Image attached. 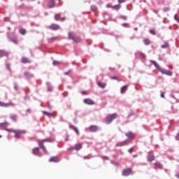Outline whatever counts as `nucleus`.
I'll return each instance as SVG.
<instances>
[{"label": "nucleus", "mask_w": 179, "mask_h": 179, "mask_svg": "<svg viewBox=\"0 0 179 179\" xmlns=\"http://www.w3.org/2000/svg\"><path fill=\"white\" fill-rule=\"evenodd\" d=\"M27 111H31V110H30V109H28V110H27Z\"/></svg>", "instance_id": "obj_62"}, {"label": "nucleus", "mask_w": 179, "mask_h": 179, "mask_svg": "<svg viewBox=\"0 0 179 179\" xmlns=\"http://www.w3.org/2000/svg\"><path fill=\"white\" fill-rule=\"evenodd\" d=\"M72 64H73V65H74L75 64V62H73Z\"/></svg>", "instance_id": "obj_61"}, {"label": "nucleus", "mask_w": 179, "mask_h": 179, "mask_svg": "<svg viewBox=\"0 0 179 179\" xmlns=\"http://www.w3.org/2000/svg\"><path fill=\"white\" fill-rule=\"evenodd\" d=\"M109 69H110V71H111V72H114V71H115V68L110 67Z\"/></svg>", "instance_id": "obj_49"}, {"label": "nucleus", "mask_w": 179, "mask_h": 179, "mask_svg": "<svg viewBox=\"0 0 179 179\" xmlns=\"http://www.w3.org/2000/svg\"><path fill=\"white\" fill-rule=\"evenodd\" d=\"M129 142H131V140H126L119 144H117V146H124V145H127Z\"/></svg>", "instance_id": "obj_24"}, {"label": "nucleus", "mask_w": 179, "mask_h": 179, "mask_svg": "<svg viewBox=\"0 0 179 179\" xmlns=\"http://www.w3.org/2000/svg\"><path fill=\"white\" fill-rule=\"evenodd\" d=\"M44 114H45V115H48V117H51V116H52V113H45Z\"/></svg>", "instance_id": "obj_45"}, {"label": "nucleus", "mask_w": 179, "mask_h": 179, "mask_svg": "<svg viewBox=\"0 0 179 179\" xmlns=\"http://www.w3.org/2000/svg\"><path fill=\"white\" fill-rule=\"evenodd\" d=\"M73 149H75V150H80V149H82V144H76Z\"/></svg>", "instance_id": "obj_23"}, {"label": "nucleus", "mask_w": 179, "mask_h": 179, "mask_svg": "<svg viewBox=\"0 0 179 179\" xmlns=\"http://www.w3.org/2000/svg\"><path fill=\"white\" fill-rule=\"evenodd\" d=\"M150 62L152 64L154 65V66H155L156 69H157V71H159V72H162V70L163 69H162V67H160V65H159V64H157V62H156V61L151 60Z\"/></svg>", "instance_id": "obj_8"}, {"label": "nucleus", "mask_w": 179, "mask_h": 179, "mask_svg": "<svg viewBox=\"0 0 179 179\" xmlns=\"http://www.w3.org/2000/svg\"><path fill=\"white\" fill-rule=\"evenodd\" d=\"M133 157H138V155H133Z\"/></svg>", "instance_id": "obj_58"}, {"label": "nucleus", "mask_w": 179, "mask_h": 179, "mask_svg": "<svg viewBox=\"0 0 179 179\" xmlns=\"http://www.w3.org/2000/svg\"><path fill=\"white\" fill-rule=\"evenodd\" d=\"M50 163H58L59 162V158L58 157H52L49 159Z\"/></svg>", "instance_id": "obj_11"}, {"label": "nucleus", "mask_w": 179, "mask_h": 179, "mask_svg": "<svg viewBox=\"0 0 179 179\" xmlns=\"http://www.w3.org/2000/svg\"><path fill=\"white\" fill-rule=\"evenodd\" d=\"M152 11L154 12V13H156L157 15H159V10H152Z\"/></svg>", "instance_id": "obj_47"}, {"label": "nucleus", "mask_w": 179, "mask_h": 179, "mask_svg": "<svg viewBox=\"0 0 179 179\" xmlns=\"http://www.w3.org/2000/svg\"><path fill=\"white\" fill-rule=\"evenodd\" d=\"M120 19H122L123 20H127L128 17L127 15H120Z\"/></svg>", "instance_id": "obj_36"}, {"label": "nucleus", "mask_w": 179, "mask_h": 179, "mask_svg": "<svg viewBox=\"0 0 179 179\" xmlns=\"http://www.w3.org/2000/svg\"><path fill=\"white\" fill-rule=\"evenodd\" d=\"M155 166H156L158 169H163V165H162V164L159 162H156Z\"/></svg>", "instance_id": "obj_30"}, {"label": "nucleus", "mask_w": 179, "mask_h": 179, "mask_svg": "<svg viewBox=\"0 0 179 179\" xmlns=\"http://www.w3.org/2000/svg\"><path fill=\"white\" fill-rule=\"evenodd\" d=\"M176 139H177V141H179V134H177Z\"/></svg>", "instance_id": "obj_53"}, {"label": "nucleus", "mask_w": 179, "mask_h": 179, "mask_svg": "<svg viewBox=\"0 0 179 179\" xmlns=\"http://www.w3.org/2000/svg\"><path fill=\"white\" fill-rule=\"evenodd\" d=\"M129 153H132V152H134V148L129 149Z\"/></svg>", "instance_id": "obj_48"}, {"label": "nucleus", "mask_w": 179, "mask_h": 179, "mask_svg": "<svg viewBox=\"0 0 179 179\" xmlns=\"http://www.w3.org/2000/svg\"><path fill=\"white\" fill-rule=\"evenodd\" d=\"M161 48H170V44L169 43V42H165V43L164 45H161Z\"/></svg>", "instance_id": "obj_22"}, {"label": "nucleus", "mask_w": 179, "mask_h": 179, "mask_svg": "<svg viewBox=\"0 0 179 179\" xmlns=\"http://www.w3.org/2000/svg\"><path fill=\"white\" fill-rule=\"evenodd\" d=\"M161 97L164 98V92L161 94Z\"/></svg>", "instance_id": "obj_54"}, {"label": "nucleus", "mask_w": 179, "mask_h": 179, "mask_svg": "<svg viewBox=\"0 0 179 179\" xmlns=\"http://www.w3.org/2000/svg\"><path fill=\"white\" fill-rule=\"evenodd\" d=\"M21 62L22 64H31V61H30L27 57H22Z\"/></svg>", "instance_id": "obj_13"}, {"label": "nucleus", "mask_w": 179, "mask_h": 179, "mask_svg": "<svg viewBox=\"0 0 179 179\" xmlns=\"http://www.w3.org/2000/svg\"><path fill=\"white\" fill-rule=\"evenodd\" d=\"M91 10H92L93 12H96V10H97V6H96L95 5L91 6Z\"/></svg>", "instance_id": "obj_33"}, {"label": "nucleus", "mask_w": 179, "mask_h": 179, "mask_svg": "<svg viewBox=\"0 0 179 179\" xmlns=\"http://www.w3.org/2000/svg\"><path fill=\"white\" fill-rule=\"evenodd\" d=\"M170 97H171L172 99H176V96H174V95H173V94H171Z\"/></svg>", "instance_id": "obj_55"}, {"label": "nucleus", "mask_w": 179, "mask_h": 179, "mask_svg": "<svg viewBox=\"0 0 179 179\" xmlns=\"http://www.w3.org/2000/svg\"><path fill=\"white\" fill-rule=\"evenodd\" d=\"M50 29L52 30H59V25L58 24H52L50 25Z\"/></svg>", "instance_id": "obj_14"}, {"label": "nucleus", "mask_w": 179, "mask_h": 179, "mask_svg": "<svg viewBox=\"0 0 179 179\" xmlns=\"http://www.w3.org/2000/svg\"><path fill=\"white\" fill-rule=\"evenodd\" d=\"M176 177H177V178H179V173L176 174Z\"/></svg>", "instance_id": "obj_57"}, {"label": "nucleus", "mask_w": 179, "mask_h": 179, "mask_svg": "<svg viewBox=\"0 0 179 179\" xmlns=\"http://www.w3.org/2000/svg\"><path fill=\"white\" fill-rule=\"evenodd\" d=\"M68 36H69L68 39L73 40V41H74L75 43H80V41H82V39L80 38V37L75 36L73 34V32L72 31H69L68 33Z\"/></svg>", "instance_id": "obj_2"}, {"label": "nucleus", "mask_w": 179, "mask_h": 179, "mask_svg": "<svg viewBox=\"0 0 179 179\" xmlns=\"http://www.w3.org/2000/svg\"><path fill=\"white\" fill-rule=\"evenodd\" d=\"M131 173H132L131 169H129V168L126 169L122 171V176H124V177H127V176H129L131 174Z\"/></svg>", "instance_id": "obj_9"}, {"label": "nucleus", "mask_w": 179, "mask_h": 179, "mask_svg": "<svg viewBox=\"0 0 179 179\" xmlns=\"http://www.w3.org/2000/svg\"><path fill=\"white\" fill-rule=\"evenodd\" d=\"M169 10H170V8L169 7H164L163 8V12H164V13L169 12Z\"/></svg>", "instance_id": "obj_41"}, {"label": "nucleus", "mask_w": 179, "mask_h": 179, "mask_svg": "<svg viewBox=\"0 0 179 179\" xmlns=\"http://www.w3.org/2000/svg\"><path fill=\"white\" fill-rule=\"evenodd\" d=\"M39 148H34V150H33V153L34 154V155H38V152H39Z\"/></svg>", "instance_id": "obj_31"}, {"label": "nucleus", "mask_w": 179, "mask_h": 179, "mask_svg": "<svg viewBox=\"0 0 179 179\" xmlns=\"http://www.w3.org/2000/svg\"><path fill=\"white\" fill-rule=\"evenodd\" d=\"M148 162H153V160H155V156H153V155L148 156Z\"/></svg>", "instance_id": "obj_29"}, {"label": "nucleus", "mask_w": 179, "mask_h": 179, "mask_svg": "<svg viewBox=\"0 0 179 179\" xmlns=\"http://www.w3.org/2000/svg\"><path fill=\"white\" fill-rule=\"evenodd\" d=\"M20 133H23V132H24V131H20Z\"/></svg>", "instance_id": "obj_64"}, {"label": "nucleus", "mask_w": 179, "mask_h": 179, "mask_svg": "<svg viewBox=\"0 0 179 179\" xmlns=\"http://www.w3.org/2000/svg\"><path fill=\"white\" fill-rule=\"evenodd\" d=\"M84 159H89V157H85Z\"/></svg>", "instance_id": "obj_59"}, {"label": "nucleus", "mask_w": 179, "mask_h": 179, "mask_svg": "<svg viewBox=\"0 0 179 179\" xmlns=\"http://www.w3.org/2000/svg\"><path fill=\"white\" fill-rule=\"evenodd\" d=\"M55 19L56 20H59V19H61V15L59 14H56Z\"/></svg>", "instance_id": "obj_42"}, {"label": "nucleus", "mask_w": 179, "mask_h": 179, "mask_svg": "<svg viewBox=\"0 0 179 179\" xmlns=\"http://www.w3.org/2000/svg\"><path fill=\"white\" fill-rule=\"evenodd\" d=\"M178 18V17L177 16V14H176V15H174V19H175V20H176Z\"/></svg>", "instance_id": "obj_51"}, {"label": "nucleus", "mask_w": 179, "mask_h": 179, "mask_svg": "<svg viewBox=\"0 0 179 179\" xmlns=\"http://www.w3.org/2000/svg\"><path fill=\"white\" fill-rule=\"evenodd\" d=\"M160 72L161 73H162V75H166L167 76H173V72L170 71L169 70L162 69V70H161Z\"/></svg>", "instance_id": "obj_7"}, {"label": "nucleus", "mask_w": 179, "mask_h": 179, "mask_svg": "<svg viewBox=\"0 0 179 179\" xmlns=\"http://www.w3.org/2000/svg\"><path fill=\"white\" fill-rule=\"evenodd\" d=\"M52 64L54 66H57V65H61L62 64V62L55 60Z\"/></svg>", "instance_id": "obj_32"}, {"label": "nucleus", "mask_w": 179, "mask_h": 179, "mask_svg": "<svg viewBox=\"0 0 179 179\" xmlns=\"http://www.w3.org/2000/svg\"><path fill=\"white\" fill-rule=\"evenodd\" d=\"M55 6V1L54 0H50L49 3L48 4V7L51 9L52 8H54Z\"/></svg>", "instance_id": "obj_16"}, {"label": "nucleus", "mask_w": 179, "mask_h": 179, "mask_svg": "<svg viewBox=\"0 0 179 179\" xmlns=\"http://www.w3.org/2000/svg\"><path fill=\"white\" fill-rule=\"evenodd\" d=\"M20 34H22V36H24V34H26L27 33V31H26V29L22 28L19 30Z\"/></svg>", "instance_id": "obj_27"}, {"label": "nucleus", "mask_w": 179, "mask_h": 179, "mask_svg": "<svg viewBox=\"0 0 179 179\" xmlns=\"http://www.w3.org/2000/svg\"><path fill=\"white\" fill-rule=\"evenodd\" d=\"M0 54H1V55H2V57H6V55H8V54H6L5 50H0Z\"/></svg>", "instance_id": "obj_34"}, {"label": "nucleus", "mask_w": 179, "mask_h": 179, "mask_svg": "<svg viewBox=\"0 0 179 179\" xmlns=\"http://www.w3.org/2000/svg\"><path fill=\"white\" fill-rule=\"evenodd\" d=\"M99 129V127L96 126V125H91L89 127V130L90 131V132H96V131Z\"/></svg>", "instance_id": "obj_12"}, {"label": "nucleus", "mask_w": 179, "mask_h": 179, "mask_svg": "<svg viewBox=\"0 0 179 179\" xmlns=\"http://www.w3.org/2000/svg\"><path fill=\"white\" fill-rule=\"evenodd\" d=\"M159 61H162V57H159Z\"/></svg>", "instance_id": "obj_60"}, {"label": "nucleus", "mask_w": 179, "mask_h": 179, "mask_svg": "<svg viewBox=\"0 0 179 179\" xmlns=\"http://www.w3.org/2000/svg\"><path fill=\"white\" fill-rule=\"evenodd\" d=\"M8 38L12 43H14V44H17V38L13 36V34H8Z\"/></svg>", "instance_id": "obj_5"}, {"label": "nucleus", "mask_w": 179, "mask_h": 179, "mask_svg": "<svg viewBox=\"0 0 179 179\" xmlns=\"http://www.w3.org/2000/svg\"><path fill=\"white\" fill-rule=\"evenodd\" d=\"M9 106H11L10 103H3L0 101V107H9Z\"/></svg>", "instance_id": "obj_19"}, {"label": "nucleus", "mask_w": 179, "mask_h": 179, "mask_svg": "<svg viewBox=\"0 0 179 179\" xmlns=\"http://www.w3.org/2000/svg\"><path fill=\"white\" fill-rule=\"evenodd\" d=\"M57 38H58V37L49 38H48V41L50 44H52V43H54V41H56V40H57Z\"/></svg>", "instance_id": "obj_20"}, {"label": "nucleus", "mask_w": 179, "mask_h": 179, "mask_svg": "<svg viewBox=\"0 0 179 179\" xmlns=\"http://www.w3.org/2000/svg\"><path fill=\"white\" fill-rule=\"evenodd\" d=\"M102 159H106V160H108V157H103Z\"/></svg>", "instance_id": "obj_52"}, {"label": "nucleus", "mask_w": 179, "mask_h": 179, "mask_svg": "<svg viewBox=\"0 0 179 179\" xmlns=\"http://www.w3.org/2000/svg\"><path fill=\"white\" fill-rule=\"evenodd\" d=\"M126 136H127V138H129L130 139H134V134H132V132L126 134Z\"/></svg>", "instance_id": "obj_26"}, {"label": "nucleus", "mask_w": 179, "mask_h": 179, "mask_svg": "<svg viewBox=\"0 0 179 179\" xmlns=\"http://www.w3.org/2000/svg\"><path fill=\"white\" fill-rule=\"evenodd\" d=\"M84 103L85 104H87L88 106H94V104H96L94 101H93L92 99H89V98L84 99Z\"/></svg>", "instance_id": "obj_6"}, {"label": "nucleus", "mask_w": 179, "mask_h": 179, "mask_svg": "<svg viewBox=\"0 0 179 179\" xmlns=\"http://www.w3.org/2000/svg\"><path fill=\"white\" fill-rule=\"evenodd\" d=\"M25 78H27V79H31L33 78H34V74L29 72V71H26L24 73Z\"/></svg>", "instance_id": "obj_10"}, {"label": "nucleus", "mask_w": 179, "mask_h": 179, "mask_svg": "<svg viewBox=\"0 0 179 179\" xmlns=\"http://www.w3.org/2000/svg\"><path fill=\"white\" fill-rule=\"evenodd\" d=\"M97 85L99 87H101V89H104L106 86V83H101V82H98Z\"/></svg>", "instance_id": "obj_25"}, {"label": "nucleus", "mask_w": 179, "mask_h": 179, "mask_svg": "<svg viewBox=\"0 0 179 179\" xmlns=\"http://www.w3.org/2000/svg\"><path fill=\"white\" fill-rule=\"evenodd\" d=\"M45 142H48V143H51V142H52V138H45L43 140L39 141L38 142L39 146L43 149V152H45V153H48L47 149H45V146H44V143H45Z\"/></svg>", "instance_id": "obj_1"}, {"label": "nucleus", "mask_w": 179, "mask_h": 179, "mask_svg": "<svg viewBox=\"0 0 179 179\" xmlns=\"http://www.w3.org/2000/svg\"><path fill=\"white\" fill-rule=\"evenodd\" d=\"M127 90H128V85H124L123 86L121 90H120V93L122 94H124V93H125V92H127Z\"/></svg>", "instance_id": "obj_17"}, {"label": "nucleus", "mask_w": 179, "mask_h": 179, "mask_svg": "<svg viewBox=\"0 0 179 179\" xmlns=\"http://www.w3.org/2000/svg\"><path fill=\"white\" fill-rule=\"evenodd\" d=\"M69 128H71V129H73V131H75V132L77 134V135H79V130L78 129V128H76V127H74L72 124L69 125Z\"/></svg>", "instance_id": "obj_18"}, {"label": "nucleus", "mask_w": 179, "mask_h": 179, "mask_svg": "<svg viewBox=\"0 0 179 179\" xmlns=\"http://www.w3.org/2000/svg\"><path fill=\"white\" fill-rule=\"evenodd\" d=\"M72 72H73V70L70 69L67 72L64 73V75H66V76L70 75V73H72Z\"/></svg>", "instance_id": "obj_37"}, {"label": "nucleus", "mask_w": 179, "mask_h": 179, "mask_svg": "<svg viewBox=\"0 0 179 179\" xmlns=\"http://www.w3.org/2000/svg\"><path fill=\"white\" fill-rule=\"evenodd\" d=\"M122 26L123 27H129V23H128V22H124V23L122 24Z\"/></svg>", "instance_id": "obj_39"}, {"label": "nucleus", "mask_w": 179, "mask_h": 179, "mask_svg": "<svg viewBox=\"0 0 179 179\" xmlns=\"http://www.w3.org/2000/svg\"><path fill=\"white\" fill-rule=\"evenodd\" d=\"M8 127H9V122H4L0 124V128H3L6 131H8V132H13V129H8Z\"/></svg>", "instance_id": "obj_3"}, {"label": "nucleus", "mask_w": 179, "mask_h": 179, "mask_svg": "<svg viewBox=\"0 0 179 179\" xmlns=\"http://www.w3.org/2000/svg\"><path fill=\"white\" fill-rule=\"evenodd\" d=\"M14 89L17 92L19 90V86H17V83H14Z\"/></svg>", "instance_id": "obj_40"}, {"label": "nucleus", "mask_w": 179, "mask_h": 179, "mask_svg": "<svg viewBox=\"0 0 179 179\" xmlns=\"http://www.w3.org/2000/svg\"><path fill=\"white\" fill-rule=\"evenodd\" d=\"M149 32L150 33V34H152V36H156V30H155V29H150Z\"/></svg>", "instance_id": "obj_35"}, {"label": "nucleus", "mask_w": 179, "mask_h": 179, "mask_svg": "<svg viewBox=\"0 0 179 179\" xmlns=\"http://www.w3.org/2000/svg\"><path fill=\"white\" fill-rule=\"evenodd\" d=\"M6 69H8V71H9V72H12V70L10 69V65L7 64L6 65Z\"/></svg>", "instance_id": "obj_43"}, {"label": "nucleus", "mask_w": 179, "mask_h": 179, "mask_svg": "<svg viewBox=\"0 0 179 179\" xmlns=\"http://www.w3.org/2000/svg\"><path fill=\"white\" fill-rule=\"evenodd\" d=\"M82 94H86V91H83Z\"/></svg>", "instance_id": "obj_56"}, {"label": "nucleus", "mask_w": 179, "mask_h": 179, "mask_svg": "<svg viewBox=\"0 0 179 179\" xmlns=\"http://www.w3.org/2000/svg\"><path fill=\"white\" fill-rule=\"evenodd\" d=\"M140 57H141L143 59H145L146 58V55H145L143 52H140Z\"/></svg>", "instance_id": "obj_38"}, {"label": "nucleus", "mask_w": 179, "mask_h": 179, "mask_svg": "<svg viewBox=\"0 0 179 179\" xmlns=\"http://www.w3.org/2000/svg\"><path fill=\"white\" fill-rule=\"evenodd\" d=\"M143 43H144L145 45H150V44H152V43L150 42V40H149V38H144Z\"/></svg>", "instance_id": "obj_21"}, {"label": "nucleus", "mask_w": 179, "mask_h": 179, "mask_svg": "<svg viewBox=\"0 0 179 179\" xmlns=\"http://www.w3.org/2000/svg\"><path fill=\"white\" fill-rule=\"evenodd\" d=\"M15 138H20V134L16 133L15 134Z\"/></svg>", "instance_id": "obj_46"}, {"label": "nucleus", "mask_w": 179, "mask_h": 179, "mask_svg": "<svg viewBox=\"0 0 179 179\" xmlns=\"http://www.w3.org/2000/svg\"><path fill=\"white\" fill-rule=\"evenodd\" d=\"M115 118H117V114L115 113L108 115L106 118V124H111V122H113V121H114Z\"/></svg>", "instance_id": "obj_4"}, {"label": "nucleus", "mask_w": 179, "mask_h": 179, "mask_svg": "<svg viewBox=\"0 0 179 179\" xmlns=\"http://www.w3.org/2000/svg\"><path fill=\"white\" fill-rule=\"evenodd\" d=\"M110 79H112L113 80H118V77L113 76V77H110Z\"/></svg>", "instance_id": "obj_44"}, {"label": "nucleus", "mask_w": 179, "mask_h": 179, "mask_svg": "<svg viewBox=\"0 0 179 179\" xmlns=\"http://www.w3.org/2000/svg\"><path fill=\"white\" fill-rule=\"evenodd\" d=\"M113 9H115L116 10H119V9H121V6L120 4L115 5L111 7Z\"/></svg>", "instance_id": "obj_28"}, {"label": "nucleus", "mask_w": 179, "mask_h": 179, "mask_svg": "<svg viewBox=\"0 0 179 179\" xmlns=\"http://www.w3.org/2000/svg\"><path fill=\"white\" fill-rule=\"evenodd\" d=\"M46 85L48 86V92H52L54 90V87H52L50 83L48 82Z\"/></svg>", "instance_id": "obj_15"}, {"label": "nucleus", "mask_w": 179, "mask_h": 179, "mask_svg": "<svg viewBox=\"0 0 179 179\" xmlns=\"http://www.w3.org/2000/svg\"><path fill=\"white\" fill-rule=\"evenodd\" d=\"M42 113H47V111H43Z\"/></svg>", "instance_id": "obj_63"}, {"label": "nucleus", "mask_w": 179, "mask_h": 179, "mask_svg": "<svg viewBox=\"0 0 179 179\" xmlns=\"http://www.w3.org/2000/svg\"><path fill=\"white\" fill-rule=\"evenodd\" d=\"M119 3H123L124 2H125V1L124 0H118Z\"/></svg>", "instance_id": "obj_50"}]
</instances>
